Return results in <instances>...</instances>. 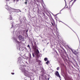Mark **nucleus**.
Segmentation results:
<instances>
[{
    "instance_id": "7ed1b4c3",
    "label": "nucleus",
    "mask_w": 80,
    "mask_h": 80,
    "mask_svg": "<svg viewBox=\"0 0 80 80\" xmlns=\"http://www.w3.org/2000/svg\"><path fill=\"white\" fill-rule=\"evenodd\" d=\"M32 48L34 51H36V50H37V45L32 46Z\"/></svg>"
},
{
    "instance_id": "7c9ffc66",
    "label": "nucleus",
    "mask_w": 80,
    "mask_h": 80,
    "mask_svg": "<svg viewBox=\"0 0 80 80\" xmlns=\"http://www.w3.org/2000/svg\"><path fill=\"white\" fill-rule=\"evenodd\" d=\"M20 43H22V42L21 41V42H20Z\"/></svg>"
},
{
    "instance_id": "c85d7f7f",
    "label": "nucleus",
    "mask_w": 80,
    "mask_h": 80,
    "mask_svg": "<svg viewBox=\"0 0 80 80\" xmlns=\"http://www.w3.org/2000/svg\"><path fill=\"white\" fill-rule=\"evenodd\" d=\"M69 9L70 10V7H69Z\"/></svg>"
},
{
    "instance_id": "f03ea898",
    "label": "nucleus",
    "mask_w": 80,
    "mask_h": 80,
    "mask_svg": "<svg viewBox=\"0 0 80 80\" xmlns=\"http://www.w3.org/2000/svg\"><path fill=\"white\" fill-rule=\"evenodd\" d=\"M55 75H56V76H57L58 77H59L60 79V74H59V73H58V72L57 71L55 73Z\"/></svg>"
},
{
    "instance_id": "412c9836",
    "label": "nucleus",
    "mask_w": 80,
    "mask_h": 80,
    "mask_svg": "<svg viewBox=\"0 0 80 80\" xmlns=\"http://www.w3.org/2000/svg\"><path fill=\"white\" fill-rule=\"evenodd\" d=\"M55 52H56V53H57V55H58V52H57V51H55Z\"/></svg>"
},
{
    "instance_id": "0eeeda50",
    "label": "nucleus",
    "mask_w": 80,
    "mask_h": 80,
    "mask_svg": "<svg viewBox=\"0 0 80 80\" xmlns=\"http://www.w3.org/2000/svg\"><path fill=\"white\" fill-rule=\"evenodd\" d=\"M36 53L37 54H39V51L38 49H37Z\"/></svg>"
},
{
    "instance_id": "f3484780",
    "label": "nucleus",
    "mask_w": 80,
    "mask_h": 80,
    "mask_svg": "<svg viewBox=\"0 0 80 80\" xmlns=\"http://www.w3.org/2000/svg\"><path fill=\"white\" fill-rule=\"evenodd\" d=\"M51 23L52 24V25L53 26H54V25H53V23H52V22H51Z\"/></svg>"
},
{
    "instance_id": "a878e982",
    "label": "nucleus",
    "mask_w": 80,
    "mask_h": 80,
    "mask_svg": "<svg viewBox=\"0 0 80 80\" xmlns=\"http://www.w3.org/2000/svg\"><path fill=\"white\" fill-rule=\"evenodd\" d=\"M9 0H6V1H8Z\"/></svg>"
},
{
    "instance_id": "5701e85b",
    "label": "nucleus",
    "mask_w": 80,
    "mask_h": 80,
    "mask_svg": "<svg viewBox=\"0 0 80 80\" xmlns=\"http://www.w3.org/2000/svg\"><path fill=\"white\" fill-rule=\"evenodd\" d=\"M43 13V15H44V16H45V13Z\"/></svg>"
},
{
    "instance_id": "ddd939ff",
    "label": "nucleus",
    "mask_w": 80,
    "mask_h": 80,
    "mask_svg": "<svg viewBox=\"0 0 80 80\" xmlns=\"http://www.w3.org/2000/svg\"><path fill=\"white\" fill-rule=\"evenodd\" d=\"M75 2H76V0H74L73 1V2L72 3V5H73V3H75Z\"/></svg>"
},
{
    "instance_id": "a211bd4d",
    "label": "nucleus",
    "mask_w": 80,
    "mask_h": 80,
    "mask_svg": "<svg viewBox=\"0 0 80 80\" xmlns=\"http://www.w3.org/2000/svg\"><path fill=\"white\" fill-rule=\"evenodd\" d=\"M58 52H59V53H60V49H59V50H58Z\"/></svg>"
},
{
    "instance_id": "6e6552de",
    "label": "nucleus",
    "mask_w": 80,
    "mask_h": 80,
    "mask_svg": "<svg viewBox=\"0 0 80 80\" xmlns=\"http://www.w3.org/2000/svg\"><path fill=\"white\" fill-rule=\"evenodd\" d=\"M64 8H68V6H67V3H65V6Z\"/></svg>"
},
{
    "instance_id": "4be33fe9",
    "label": "nucleus",
    "mask_w": 80,
    "mask_h": 80,
    "mask_svg": "<svg viewBox=\"0 0 80 80\" xmlns=\"http://www.w3.org/2000/svg\"><path fill=\"white\" fill-rule=\"evenodd\" d=\"M43 13V15H44V16H45V13Z\"/></svg>"
},
{
    "instance_id": "473e14b6",
    "label": "nucleus",
    "mask_w": 80,
    "mask_h": 80,
    "mask_svg": "<svg viewBox=\"0 0 80 80\" xmlns=\"http://www.w3.org/2000/svg\"><path fill=\"white\" fill-rule=\"evenodd\" d=\"M32 45H33V43H32Z\"/></svg>"
},
{
    "instance_id": "2f4dec72",
    "label": "nucleus",
    "mask_w": 80,
    "mask_h": 80,
    "mask_svg": "<svg viewBox=\"0 0 80 80\" xmlns=\"http://www.w3.org/2000/svg\"><path fill=\"white\" fill-rule=\"evenodd\" d=\"M61 52H62V50H61Z\"/></svg>"
},
{
    "instance_id": "393cba45",
    "label": "nucleus",
    "mask_w": 80,
    "mask_h": 80,
    "mask_svg": "<svg viewBox=\"0 0 80 80\" xmlns=\"http://www.w3.org/2000/svg\"><path fill=\"white\" fill-rule=\"evenodd\" d=\"M62 50H64V48H62Z\"/></svg>"
},
{
    "instance_id": "9d476101",
    "label": "nucleus",
    "mask_w": 80,
    "mask_h": 80,
    "mask_svg": "<svg viewBox=\"0 0 80 80\" xmlns=\"http://www.w3.org/2000/svg\"><path fill=\"white\" fill-rule=\"evenodd\" d=\"M27 1H28V0H26L25 2H24L26 5H27Z\"/></svg>"
},
{
    "instance_id": "dca6fc26",
    "label": "nucleus",
    "mask_w": 80,
    "mask_h": 80,
    "mask_svg": "<svg viewBox=\"0 0 80 80\" xmlns=\"http://www.w3.org/2000/svg\"><path fill=\"white\" fill-rule=\"evenodd\" d=\"M24 75L25 76L27 75V73L24 72Z\"/></svg>"
},
{
    "instance_id": "39448f33",
    "label": "nucleus",
    "mask_w": 80,
    "mask_h": 80,
    "mask_svg": "<svg viewBox=\"0 0 80 80\" xmlns=\"http://www.w3.org/2000/svg\"><path fill=\"white\" fill-rule=\"evenodd\" d=\"M9 20H12V17L11 16V15H10L9 16Z\"/></svg>"
},
{
    "instance_id": "b1692460",
    "label": "nucleus",
    "mask_w": 80,
    "mask_h": 80,
    "mask_svg": "<svg viewBox=\"0 0 80 80\" xmlns=\"http://www.w3.org/2000/svg\"><path fill=\"white\" fill-rule=\"evenodd\" d=\"M30 57H31V54H30Z\"/></svg>"
},
{
    "instance_id": "4468645a",
    "label": "nucleus",
    "mask_w": 80,
    "mask_h": 80,
    "mask_svg": "<svg viewBox=\"0 0 80 80\" xmlns=\"http://www.w3.org/2000/svg\"><path fill=\"white\" fill-rule=\"evenodd\" d=\"M59 69H60V67H58V68H57V70H59Z\"/></svg>"
},
{
    "instance_id": "bb28decb",
    "label": "nucleus",
    "mask_w": 80,
    "mask_h": 80,
    "mask_svg": "<svg viewBox=\"0 0 80 80\" xmlns=\"http://www.w3.org/2000/svg\"><path fill=\"white\" fill-rule=\"evenodd\" d=\"M68 55H67V57H68Z\"/></svg>"
},
{
    "instance_id": "6ab92c4d",
    "label": "nucleus",
    "mask_w": 80,
    "mask_h": 80,
    "mask_svg": "<svg viewBox=\"0 0 80 80\" xmlns=\"http://www.w3.org/2000/svg\"><path fill=\"white\" fill-rule=\"evenodd\" d=\"M11 74L12 75H14L15 74V73H13V72H12L11 73Z\"/></svg>"
},
{
    "instance_id": "9b49d317",
    "label": "nucleus",
    "mask_w": 80,
    "mask_h": 80,
    "mask_svg": "<svg viewBox=\"0 0 80 80\" xmlns=\"http://www.w3.org/2000/svg\"><path fill=\"white\" fill-rule=\"evenodd\" d=\"M49 63V61L48 60L46 62V63L47 65H48V64Z\"/></svg>"
},
{
    "instance_id": "cd10ccee",
    "label": "nucleus",
    "mask_w": 80,
    "mask_h": 80,
    "mask_svg": "<svg viewBox=\"0 0 80 80\" xmlns=\"http://www.w3.org/2000/svg\"><path fill=\"white\" fill-rule=\"evenodd\" d=\"M60 80H61V77H60Z\"/></svg>"
},
{
    "instance_id": "2eb2a0df",
    "label": "nucleus",
    "mask_w": 80,
    "mask_h": 80,
    "mask_svg": "<svg viewBox=\"0 0 80 80\" xmlns=\"http://www.w3.org/2000/svg\"><path fill=\"white\" fill-rule=\"evenodd\" d=\"M32 56H33V57H34L35 55H34V53H32Z\"/></svg>"
},
{
    "instance_id": "f257e3e1",
    "label": "nucleus",
    "mask_w": 80,
    "mask_h": 80,
    "mask_svg": "<svg viewBox=\"0 0 80 80\" xmlns=\"http://www.w3.org/2000/svg\"><path fill=\"white\" fill-rule=\"evenodd\" d=\"M18 38L19 41L21 40L22 41H24V38L21 35H19L18 36Z\"/></svg>"
},
{
    "instance_id": "c756f323",
    "label": "nucleus",
    "mask_w": 80,
    "mask_h": 80,
    "mask_svg": "<svg viewBox=\"0 0 80 80\" xmlns=\"http://www.w3.org/2000/svg\"><path fill=\"white\" fill-rule=\"evenodd\" d=\"M49 43V42L47 44H48Z\"/></svg>"
},
{
    "instance_id": "f8f14e48",
    "label": "nucleus",
    "mask_w": 80,
    "mask_h": 80,
    "mask_svg": "<svg viewBox=\"0 0 80 80\" xmlns=\"http://www.w3.org/2000/svg\"><path fill=\"white\" fill-rule=\"evenodd\" d=\"M27 47H28V48H30V49H31V48L30 47V45H28V46H27Z\"/></svg>"
},
{
    "instance_id": "1a4fd4ad",
    "label": "nucleus",
    "mask_w": 80,
    "mask_h": 80,
    "mask_svg": "<svg viewBox=\"0 0 80 80\" xmlns=\"http://www.w3.org/2000/svg\"><path fill=\"white\" fill-rule=\"evenodd\" d=\"M44 60L45 62H46V61H47V58H45L44 59Z\"/></svg>"
},
{
    "instance_id": "72a5a7b5",
    "label": "nucleus",
    "mask_w": 80,
    "mask_h": 80,
    "mask_svg": "<svg viewBox=\"0 0 80 80\" xmlns=\"http://www.w3.org/2000/svg\"><path fill=\"white\" fill-rule=\"evenodd\" d=\"M26 32H27V31H26Z\"/></svg>"
},
{
    "instance_id": "20e7f679",
    "label": "nucleus",
    "mask_w": 80,
    "mask_h": 80,
    "mask_svg": "<svg viewBox=\"0 0 80 80\" xmlns=\"http://www.w3.org/2000/svg\"><path fill=\"white\" fill-rule=\"evenodd\" d=\"M73 53L74 54V55H77V53H78V52H77L74 51V52H73Z\"/></svg>"
},
{
    "instance_id": "aec40b11",
    "label": "nucleus",
    "mask_w": 80,
    "mask_h": 80,
    "mask_svg": "<svg viewBox=\"0 0 80 80\" xmlns=\"http://www.w3.org/2000/svg\"><path fill=\"white\" fill-rule=\"evenodd\" d=\"M73 66H74V67H76V65L75 64H74L73 63Z\"/></svg>"
},
{
    "instance_id": "423d86ee",
    "label": "nucleus",
    "mask_w": 80,
    "mask_h": 80,
    "mask_svg": "<svg viewBox=\"0 0 80 80\" xmlns=\"http://www.w3.org/2000/svg\"><path fill=\"white\" fill-rule=\"evenodd\" d=\"M15 42L17 43H18V44H20V42L18 41L17 40H15Z\"/></svg>"
}]
</instances>
